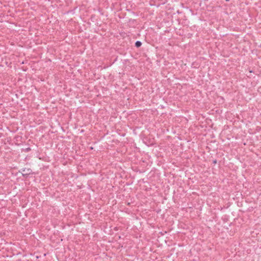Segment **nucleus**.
<instances>
[{
  "instance_id": "obj_2",
  "label": "nucleus",
  "mask_w": 261,
  "mask_h": 261,
  "mask_svg": "<svg viewBox=\"0 0 261 261\" xmlns=\"http://www.w3.org/2000/svg\"><path fill=\"white\" fill-rule=\"evenodd\" d=\"M30 173H31V172L30 171V170L28 169V172L26 173V174H29Z\"/></svg>"
},
{
  "instance_id": "obj_1",
  "label": "nucleus",
  "mask_w": 261,
  "mask_h": 261,
  "mask_svg": "<svg viewBox=\"0 0 261 261\" xmlns=\"http://www.w3.org/2000/svg\"><path fill=\"white\" fill-rule=\"evenodd\" d=\"M141 44H142L141 42L139 41H137L135 43L136 46L137 47H140L141 45Z\"/></svg>"
}]
</instances>
